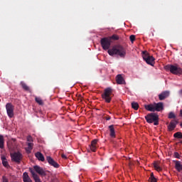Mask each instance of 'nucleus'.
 <instances>
[{"mask_svg": "<svg viewBox=\"0 0 182 182\" xmlns=\"http://www.w3.org/2000/svg\"><path fill=\"white\" fill-rule=\"evenodd\" d=\"M173 137L175 139H182V133L180 132H178L173 134Z\"/></svg>", "mask_w": 182, "mask_h": 182, "instance_id": "28", "label": "nucleus"}, {"mask_svg": "<svg viewBox=\"0 0 182 182\" xmlns=\"http://www.w3.org/2000/svg\"><path fill=\"white\" fill-rule=\"evenodd\" d=\"M147 123H154V126H159V114L152 112L145 116Z\"/></svg>", "mask_w": 182, "mask_h": 182, "instance_id": "5", "label": "nucleus"}, {"mask_svg": "<svg viewBox=\"0 0 182 182\" xmlns=\"http://www.w3.org/2000/svg\"><path fill=\"white\" fill-rule=\"evenodd\" d=\"M168 119H176V114L173 112H169Z\"/></svg>", "mask_w": 182, "mask_h": 182, "instance_id": "30", "label": "nucleus"}, {"mask_svg": "<svg viewBox=\"0 0 182 182\" xmlns=\"http://www.w3.org/2000/svg\"><path fill=\"white\" fill-rule=\"evenodd\" d=\"M33 168L35 171L38 173L40 176H46V172L43 170V168L39 166H34Z\"/></svg>", "mask_w": 182, "mask_h": 182, "instance_id": "11", "label": "nucleus"}, {"mask_svg": "<svg viewBox=\"0 0 182 182\" xmlns=\"http://www.w3.org/2000/svg\"><path fill=\"white\" fill-rule=\"evenodd\" d=\"M154 167L155 170H156V171H161V170H163V168H161V166H160V164L157 162L154 163Z\"/></svg>", "mask_w": 182, "mask_h": 182, "instance_id": "22", "label": "nucleus"}, {"mask_svg": "<svg viewBox=\"0 0 182 182\" xmlns=\"http://www.w3.org/2000/svg\"><path fill=\"white\" fill-rule=\"evenodd\" d=\"M61 156H62V159H68V156H66V155H65L64 154H63Z\"/></svg>", "mask_w": 182, "mask_h": 182, "instance_id": "37", "label": "nucleus"}, {"mask_svg": "<svg viewBox=\"0 0 182 182\" xmlns=\"http://www.w3.org/2000/svg\"><path fill=\"white\" fill-rule=\"evenodd\" d=\"M2 164L4 167H9V164H8V161H6L5 158H2Z\"/></svg>", "mask_w": 182, "mask_h": 182, "instance_id": "29", "label": "nucleus"}, {"mask_svg": "<svg viewBox=\"0 0 182 182\" xmlns=\"http://www.w3.org/2000/svg\"><path fill=\"white\" fill-rule=\"evenodd\" d=\"M46 160L50 166H53V167H55V168H59V164L52 159L50 156H47Z\"/></svg>", "mask_w": 182, "mask_h": 182, "instance_id": "10", "label": "nucleus"}, {"mask_svg": "<svg viewBox=\"0 0 182 182\" xmlns=\"http://www.w3.org/2000/svg\"><path fill=\"white\" fill-rule=\"evenodd\" d=\"M110 119H112V117H110V116H108L106 117V120H110Z\"/></svg>", "mask_w": 182, "mask_h": 182, "instance_id": "38", "label": "nucleus"}, {"mask_svg": "<svg viewBox=\"0 0 182 182\" xmlns=\"http://www.w3.org/2000/svg\"><path fill=\"white\" fill-rule=\"evenodd\" d=\"M116 81L118 85H124V83H126L124 81V78H123V77L120 74L117 75Z\"/></svg>", "mask_w": 182, "mask_h": 182, "instance_id": "15", "label": "nucleus"}, {"mask_svg": "<svg viewBox=\"0 0 182 182\" xmlns=\"http://www.w3.org/2000/svg\"><path fill=\"white\" fill-rule=\"evenodd\" d=\"M97 141H99V139H93L91 141L90 148L92 151H94V152L96 151V149H97Z\"/></svg>", "mask_w": 182, "mask_h": 182, "instance_id": "12", "label": "nucleus"}, {"mask_svg": "<svg viewBox=\"0 0 182 182\" xmlns=\"http://www.w3.org/2000/svg\"><path fill=\"white\" fill-rule=\"evenodd\" d=\"M175 168L177 171H182V164L179 161H175Z\"/></svg>", "mask_w": 182, "mask_h": 182, "instance_id": "18", "label": "nucleus"}, {"mask_svg": "<svg viewBox=\"0 0 182 182\" xmlns=\"http://www.w3.org/2000/svg\"><path fill=\"white\" fill-rule=\"evenodd\" d=\"M14 109H15V107L14 106V105H12V103L9 102L6 105L7 115L9 116V117H10V119H12V117H14Z\"/></svg>", "mask_w": 182, "mask_h": 182, "instance_id": "9", "label": "nucleus"}, {"mask_svg": "<svg viewBox=\"0 0 182 182\" xmlns=\"http://www.w3.org/2000/svg\"><path fill=\"white\" fill-rule=\"evenodd\" d=\"M28 148L26 149L27 153H31V151L33 149V143L28 142L27 143Z\"/></svg>", "mask_w": 182, "mask_h": 182, "instance_id": "21", "label": "nucleus"}, {"mask_svg": "<svg viewBox=\"0 0 182 182\" xmlns=\"http://www.w3.org/2000/svg\"><path fill=\"white\" fill-rule=\"evenodd\" d=\"M20 85L23 90H26V92H31V88H29V87L23 81H21Z\"/></svg>", "mask_w": 182, "mask_h": 182, "instance_id": "19", "label": "nucleus"}, {"mask_svg": "<svg viewBox=\"0 0 182 182\" xmlns=\"http://www.w3.org/2000/svg\"><path fill=\"white\" fill-rule=\"evenodd\" d=\"M114 95L113 94V89L112 87L105 88L104 92L102 94V97L105 103H110Z\"/></svg>", "mask_w": 182, "mask_h": 182, "instance_id": "3", "label": "nucleus"}, {"mask_svg": "<svg viewBox=\"0 0 182 182\" xmlns=\"http://www.w3.org/2000/svg\"><path fill=\"white\" fill-rule=\"evenodd\" d=\"M100 44L104 50H109V48L112 45V41L109 38H103L100 41Z\"/></svg>", "mask_w": 182, "mask_h": 182, "instance_id": "7", "label": "nucleus"}, {"mask_svg": "<svg viewBox=\"0 0 182 182\" xmlns=\"http://www.w3.org/2000/svg\"><path fill=\"white\" fill-rule=\"evenodd\" d=\"M132 107L134 110H139V103L137 102H132Z\"/></svg>", "mask_w": 182, "mask_h": 182, "instance_id": "26", "label": "nucleus"}, {"mask_svg": "<svg viewBox=\"0 0 182 182\" xmlns=\"http://www.w3.org/2000/svg\"><path fill=\"white\" fill-rule=\"evenodd\" d=\"M108 54L109 56H114L117 55L119 58H126V48L121 45H115L111 49L108 50Z\"/></svg>", "mask_w": 182, "mask_h": 182, "instance_id": "1", "label": "nucleus"}, {"mask_svg": "<svg viewBox=\"0 0 182 182\" xmlns=\"http://www.w3.org/2000/svg\"><path fill=\"white\" fill-rule=\"evenodd\" d=\"M144 108L148 112H161L164 109V105L163 102H154L153 104L145 105Z\"/></svg>", "mask_w": 182, "mask_h": 182, "instance_id": "2", "label": "nucleus"}, {"mask_svg": "<svg viewBox=\"0 0 182 182\" xmlns=\"http://www.w3.org/2000/svg\"><path fill=\"white\" fill-rule=\"evenodd\" d=\"M174 157H176V159H180V154H178V152H175Z\"/></svg>", "mask_w": 182, "mask_h": 182, "instance_id": "35", "label": "nucleus"}, {"mask_svg": "<svg viewBox=\"0 0 182 182\" xmlns=\"http://www.w3.org/2000/svg\"><path fill=\"white\" fill-rule=\"evenodd\" d=\"M109 41H119L120 39V37L116 34H113L112 36L109 37Z\"/></svg>", "mask_w": 182, "mask_h": 182, "instance_id": "25", "label": "nucleus"}, {"mask_svg": "<svg viewBox=\"0 0 182 182\" xmlns=\"http://www.w3.org/2000/svg\"><path fill=\"white\" fill-rule=\"evenodd\" d=\"M129 39H130L131 42L133 43L134 42V41H136V36L131 35L129 37Z\"/></svg>", "mask_w": 182, "mask_h": 182, "instance_id": "31", "label": "nucleus"}, {"mask_svg": "<svg viewBox=\"0 0 182 182\" xmlns=\"http://www.w3.org/2000/svg\"><path fill=\"white\" fill-rule=\"evenodd\" d=\"M27 141H28V143H32V141H33V139L31 136H28Z\"/></svg>", "mask_w": 182, "mask_h": 182, "instance_id": "33", "label": "nucleus"}, {"mask_svg": "<svg viewBox=\"0 0 182 182\" xmlns=\"http://www.w3.org/2000/svg\"><path fill=\"white\" fill-rule=\"evenodd\" d=\"M3 182H9V181H8V178H6V177H5V176H3Z\"/></svg>", "mask_w": 182, "mask_h": 182, "instance_id": "36", "label": "nucleus"}, {"mask_svg": "<svg viewBox=\"0 0 182 182\" xmlns=\"http://www.w3.org/2000/svg\"><path fill=\"white\" fill-rule=\"evenodd\" d=\"M168 96H170V92L164 91L159 95V100H164V99H167Z\"/></svg>", "mask_w": 182, "mask_h": 182, "instance_id": "13", "label": "nucleus"}, {"mask_svg": "<svg viewBox=\"0 0 182 182\" xmlns=\"http://www.w3.org/2000/svg\"><path fill=\"white\" fill-rule=\"evenodd\" d=\"M144 60L147 63V65H150L151 66H154V60L156 59L154 57L148 54L147 51H144L142 55Z\"/></svg>", "mask_w": 182, "mask_h": 182, "instance_id": "6", "label": "nucleus"}, {"mask_svg": "<svg viewBox=\"0 0 182 182\" xmlns=\"http://www.w3.org/2000/svg\"><path fill=\"white\" fill-rule=\"evenodd\" d=\"M33 180L35 182H42V181H41V178H39V176L34 177Z\"/></svg>", "mask_w": 182, "mask_h": 182, "instance_id": "32", "label": "nucleus"}, {"mask_svg": "<svg viewBox=\"0 0 182 182\" xmlns=\"http://www.w3.org/2000/svg\"><path fill=\"white\" fill-rule=\"evenodd\" d=\"M23 182H32V179L29 177L28 172H24L23 173Z\"/></svg>", "mask_w": 182, "mask_h": 182, "instance_id": "17", "label": "nucleus"}, {"mask_svg": "<svg viewBox=\"0 0 182 182\" xmlns=\"http://www.w3.org/2000/svg\"><path fill=\"white\" fill-rule=\"evenodd\" d=\"M35 100H36V103H38V105H39L40 106H43V100H42V99L41 97H36Z\"/></svg>", "mask_w": 182, "mask_h": 182, "instance_id": "23", "label": "nucleus"}, {"mask_svg": "<svg viewBox=\"0 0 182 182\" xmlns=\"http://www.w3.org/2000/svg\"><path fill=\"white\" fill-rule=\"evenodd\" d=\"M11 159L12 161L15 163H21V160H22V154L21 152H14L11 154Z\"/></svg>", "mask_w": 182, "mask_h": 182, "instance_id": "8", "label": "nucleus"}, {"mask_svg": "<svg viewBox=\"0 0 182 182\" xmlns=\"http://www.w3.org/2000/svg\"><path fill=\"white\" fill-rule=\"evenodd\" d=\"M5 140L4 139V136L0 135V149H4Z\"/></svg>", "mask_w": 182, "mask_h": 182, "instance_id": "24", "label": "nucleus"}, {"mask_svg": "<svg viewBox=\"0 0 182 182\" xmlns=\"http://www.w3.org/2000/svg\"><path fill=\"white\" fill-rule=\"evenodd\" d=\"M181 143H182V141H181Z\"/></svg>", "mask_w": 182, "mask_h": 182, "instance_id": "39", "label": "nucleus"}, {"mask_svg": "<svg viewBox=\"0 0 182 182\" xmlns=\"http://www.w3.org/2000/svg\"><path fill=\"white\" fill-rule=\"evenodd\" d=\"M31 174H32V176H33V178H35V177H36V176H38V174H36V173H35V171H31Z\"/></svg>", "mask_w": 182, "mask_h": 182, "instance_id": "34", "label": "nucleus"}, {"mask_svg": "<svg viewBox=\"0 0 182 182\" xmlns=\"http://www.w3.org/2000/svg\"><path fill=\"white\" fill-rule=\"evenodd\" d=\"M108 129L109 130V136L112 139H114L116 137V132H114V125H109L108 127Z\"/></svg>", "mask_w": 182, "mask_h": 182, "instance_id": "14", "label": "nucleus"}, {"mask_svg": "<svg viewBox=\"0 0 182 182\" xmlns=\"http://www.w3.org/2000/svg\"><path fill=\"white\" fill-rule=\"evenodd\" d=\"M176 126H177V121H171L169 125L168 126V130L169 132H173Z\"/></svg>", "mask_w": 182, "mask_h": 182, "instance_id": "16", "label": "nucleus"}, {"mask_svg": "<svg viewBox=\"0 0 182 182\" xmlns=\"http://www.w3.org/2000/svg\"><path fill=\"white\" fill-rule=\"evenodd\" d=\"M165 69L169 70L172 75H178V76L182 75V68L177 65H167L165 66Z\"/></svg>", "mask_w": 182, "mask_h": 182, "instance_id": "4", "label": "nucleus"}, {"mask_svg": "<svg viewBox=\"0 0 182 182\" xmlns=\"http://www.w3.org/2000/svg\"><path fill=\"white\" fill-rule=\"evenodd\" d=\"M150 182H157V179L154 177V173H151V176L149 177Z\"/></svg>", "mask_w": 182, "mask_h": 182, "instance_id": "27", "label": "nucleus"}, {"mask_svg": "<svg viewBox=\"0 0 182 182\" xmlns=\"http://www.w3.org/2000/svg\"><path fill=\"white\" fill-rule=\"evenodd\" d=\"M36 157L40 161H45V156H43V154H42L41 152L36 153Z\"/></svg>", "mask_w": 182, "mask_h": 182, "instance_id": "20", "label": "nucleus"}]
</instances>
